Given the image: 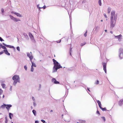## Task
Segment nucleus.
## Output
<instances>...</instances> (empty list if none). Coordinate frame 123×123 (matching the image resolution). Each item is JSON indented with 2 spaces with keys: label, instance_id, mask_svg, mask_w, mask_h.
Masks as SVG:
<instances>
[{
  "label": "nucleus",
  "instance_id": "c9c22d12",
  "mask_svg": "<svg viewBox=\"0 0 123 123\" xmlns=\"http://www.w3.org/2000/svg\"><path fill=\"white\" fill-rule=\"evenodd\" d=\"M24 68L25 69V70H27V67L26 66H24Z\"/></svg>",
  "mask_w": 123,
  "mask_h": 123
},
{
  "label": "nucleus",
  "instance_id": "c03bdc74",
  "mask_svg": "<svg viewBox=\"0 0 123 123\" xmlns=\"http://www.w3.org/2000/svg\"><path fill=\"white\" fill-rule=\"evenodd\" d=\"M11 13H12V14H15V13H16V12H14L13 11H12L11 12Z\"/></svg>",
  "mask_w": 123,
  "mask_h": 123
},
{
  "label": "nucleus",
  "instance_id": "393cba45",
  "mask_svg": "<svg viewBox=\"0 0 123 123\" xmlns=\"http://www.w3.org/2000/svg\"><path fill=\"white\" fill-rule=\"evenodd\" d=\"M101 0H99L98 1L99 5L100 6H101Z\"/></svg>",
  "mask_w": 123,
  "mask_h": 123
},
{
  "label": "nucleus",
  "instance_id": "1a4fd4ad",
  "mask_svg": "<svg viewBox=\"0 0 123 123\" xmlns=\"http://www.w3.org/2000/svg\"><path fill=\"white\" fill-rule=\"evenodd\" d=\"M6 108L8 111L10 108L12 106V105H6Z\"/></svg>",
  "mask_w": 123,
  "mask_h": 123
},
{
  "label": "nucleus",
  "instance_id": "3c124183",
  "mask_svg": "<svg viewBox=\"0 0 123 123\" xmlns=\"http://www.w3.org/2000/svg\"><path fill=\"white\" fill-rule=\"evenodd\" d=\"M87 90H88V91H90L89 90V88H87Z\"/></svg>",
  "mask_w": 123,
  "mask_h": 123
},
{
  "label": "nucleus",
  "instance_id": "f03ea898",
  "mask_svg": "<svg viewBox=\"0 0 123 123\" xmlns=\"http://www.w3.org/2000/svg\"><path fill=\"white\" fill-rule=\"evenodd\" d=\"M12 79L14 80L13 84L14 86L16 85L18 82H19L20 78L18 75H15L13 77Z\"/></svg>",
  "mask_w": 123,
  "mask_h": 123
},
{
  "label": "nucleus",
  "instance_id": "58836bf2",
  "mask_svg": "<svg viewBox=\"0 0 123 123\" xmlns=\"http://www.w3.org/2000/svg\"><path fill=\"white\" fill-rule=\"evenodd\" d=\"M0 41H4V40L1 37H0Z\"/></svg>",
  "mask_w": 123,
  "mask_h": 123
},
{
  "label": "nucleus",
  "instance_id": "9d476101",
  "mask_svg": "<svg viewBox=\"0 0 123 123\" xmlns=\"http://www.w3.org/2000/svg\"><path fill=\"white\" fill-rule=\"evenodd\" d=\"M4 52L5 54L8 55H10V54L8 52V51L7 49L6 50H4Z\"/></svg>",
  "mask_w": 123,
  "mask_h": 123
},
{
  "label": "nucleus",
  "instance_id": "39448f33",
  "mask_svg": "<svg viewBox=\"0 0 123 123\" xmlns=\"http://www.w3.org/2000/svg\"><path fill=\"white\" fill-rule=\"evenodd\" d=\"M115 12L114 11H112L111 12V19H113L114 18V20L116 19V18L115 17Z\"/></svg>",
  "mask_w": 123,
  "mask_h": 123
},
{
  "label": "nucleus",
  "instance_id": "603ef678",
  "mask_svg": "<svg viewBox=\"0 0 123 123\" xmlns=\"http://www.w3.org/2000/svg\"><path fill=\"white\" fill-rule=\"evenodd\" d=\"M4 95H3V98H4Z\"/></svg>",
  "mask_w": 123,
  "mask_h": 123
},
{
  "label": "nucleus",
  "instance_id": "5fc2aeb1",
  "mask_svg": "<svg viewBox=\"0 0 123 123\" xmlns=\"http://www.w3.org/2000/svg\"><path fill=\"white\" fill-rule=\"evenodd\" d=\"M103 21V20H101V21Z\"/></svg>",
  "mask_w": 123,
  "mask_h": 123
},
{
  "label": "nucleus",
  "instance_id": "2f4dec72",
  "mask_svg": "<svg viewBox=\"0 0 123 123\" xmlns=\"http://www.w3.org/2000/svg\"><path fill=\"white\" fill-rule=\"evenodd\" d=\"M3 92V91L1 89H0V95L2 94Z\"/></svg>",
  "mask_w": 123,
  "mask_h": 123
},
{
  "label": "nucleus",
  "instance_id": "09e8293b",
  "mask_svg": "<svg viewBox=\"0 0 123 123\" xmlns=\"http://www.w3.org/2000/svg\"><path fill=\"white\" fill-rule=\"evenodd\" d=\"M50 112H53V110H51L50 111Z\"/></svg>",
  "mask_w": 123,
  "mask_h": 123
},
{
  "label": "nucleus",
  "instance_id": "7ed1b4c3",
  "mask_svg": "<svg viewBox=\"0 0 123 123\" xmlns=\"http://www.w3.org/2000/svg\"><path fill=\"white\" fill-rule=\"evenodd\" d=\"M97 102L98 103L100 108L103 111H106L107 110L105 108H102L101 107V105L100 102L99 100H97Z\"/></svg>",
  "mask_w": 123,
  "mask_h": 123
},
{
  "label": "nucleus",
  "instance_id": "6ab92c4d",
  "mask_svg": "<svg viewBox=\"0 0 123 123\" xmlns=\"http://www.w3.org/2000/svg\"><path fill=\"white\" fill-rule=\"evenodd\" d=\"M1 86H2V87L4 88H5L6 87V85L4 83H2L1 84Z\"/></svg>",
  "mask_w": 123,
  "mask_h": 123
},
{
  "label": "nucleus",
  "instance_id": "0eeeda50",
  "mask_svg": "<svg viewBox=\"0 0 123 123\" xmlns=\"http://www.w3.org/2000/svg\"><path fill=\"white\" fill-rule=\"evenodd\" d=\"M27 56L29 58L31 61L32 59L33 58V57L31 54V52L30 53H27Z\"/></svg>",
  "mask_w": 123,
  "mask_h": 123
},
{
  "label": "nucleus",
  "instance_id": "a19ab883",
  "mask_svg": "<svg viewBox=\"0 0 123 123\" xmlns=\"http://www.w3.org/2000/svg\"><path fill=\"white\" fill-rule=\"evenodd\" d=\"M4 51H2L0 52V55H1V54H3L4 53Z\"/></svg>",
  "mask_w": 123,
  "mask_h": 123
},
{
  "label": "nucleus",
  "instance_id": "9b49d317",
  "mask_svg": "<svg viewBox=\"0 0 123 123\" xmlns=\"http://www.w3.org/2000/svg\"><path fill=\"white\" fill-rule=\"evenodd\" d=\"M123 100L122 99L120 100L118 102L119 105L120 106H121L123 104Z\"/></svg>",
  "mask_w": 123,
  "mask_h": 123
},
{
  "label": "nucleus",
  "instance_id": "bb28decb",
  "mask_svg": "<svg viewBox=\"0 0 123 123\" xmlns=\"http://www.w3.org/2000/svg\"><path fill=\"white\" fill-rule=\"evenodd\" d=\"M34 70V69L33 67L31 66V71L32 72Z\"/></svg>",
  "mask_w": 123,
  "mask_h": 123
},
{
  "label": "nucleus",
  "instance_id": "f257e3e1",
  "mask_svg": "<svg viewBox=\"0 0 123 123\" xmlns=\"http://www.w3.org/2000/svg\"><path fill=\"white\" fill-rule=\"evenodd\" d=\"M53 61L54 62V65L53 68V69L54 72H56L58 69L62 68V67L54 59H53Z\"/></svg>",
  "mask_w": 123,
  "mask_h": 123
},
{
  "label": "nucleus",
  "instance_id": "ddd939ff",
  "mask_svg": "<svg viewBox=\"0 0 123 123\" xmlns=\"http://www.w3.org/2000/svg\"><path fill=\"white\" fill-rule=\"evenodd\" d=\"M15 15H16L18 17H22V15L16 12V13H15Z\"/></svg>",
  "mask_w": 123,
  "mask_h": 123
},
{
  "label": "nucleus",
  "instance_id": "20e7f679",
  "mask_svg": "<svg viewBox=\"0 0 123 123\" xmlns=\"http://www.w3.org/2000/svg\"><path fill=\"white\" fill-rule=\"evenodd\" d=\"M116 24V20L114 19H111V27L113 28L115 25Z\"/></svg>",
  "mask_w": 123,
  "mask_h": 123
},
{
  "label": "nucleus",
  "instance_id": "473e14b6",
  "mask_svg": "<svg viewBox=\"0 0 123 123\" xmlns=\"http://www.w3.org/2000/svg\"><path fill=\"white\" fill-rule=\"evenodd\" d=\"M17 49L19 51H20V48L18 46L17 47Z\"/></svg>",
  "mask_w": 123,
  "mask_h": 123
},
{
  "label": "nucleus",
  "instance_id": "b1692460",
  "mask_svg": "<svg viewBox=\"0 0 123 123\" xmlns=\"http://www.w3.org/2000/svg\"><path fill=\"white\" fill-rule=\"evenodd\" d=\"M86 43L85 42H84L83 43H81L80 44V46H82L85 45Z\"/></svg>",
  "mask_w": 123,
  "mask_h": 123
},
{
  "label": "nucleus",
  "instance_id": "f704fd0d",
  "mask_svg": "<svg viewBox=\"0 0 123 123\" xmlns=\"http://www.w3.org/2000/svg\"><path fill=\"white\" fill-rule=\"evenodd\" d=\"M97 114H98L99 115H100V114L99 113V111L97 110V111L96 112Z\"/></svg>",
  "mask_w": 123,
  "mask_h": 123
},
{
  "label": "nucleus",
  "instance_id": "a211bd4d",
  "mask_svg": "<svg viewBox=\"0 0 123 123\" xmlns=\"http://www.w3.org/2000/svg\"><path fill=\"white\" fill-rule=\"evenodd\" d=\"M121 36L122 35H119L116 36V37L117 38H118L119 40Z\"/></svg>",
  "mask_w": 123,
  "mask_h": 123
},
{
  "label": "nucleus",
  "instance_id": "412c9836",
  "mask_svg": "<svg viewBox=\"0 0 123 123\" xmlns=\"http://www.w3.org/2000/svg\"><path fill=\"white\" fill-rule=\"evenodd\" d=\"M10 17L11 18V19H12V20H14V19H15V18L13 16H12L11 15H10Z\"/></svg>",
  "mask_w": 123,
  "mask_h": 123
},
{
  "label": "nucleus",
  "instance_id": "c85d7f7f",
  "mask_svg": "<svg viewBox=\"0 0 123 123\" xmlns=\"http://www.w3.org/2000/svg\"><path fill=\"white\" fill-rule=\"evenodd\" d=\"M102 118L103 120L104 121H105V117H102Z\"/></svg>",
  "mask_w": 123,
  "mask_h": 123
},
{
  "label": "nucleus",
  "instance_id": "f8f14e48",
  "mask_svg": "<svg viewBox=\"0 0 123 123\" xmlns=\"http://www.w3.org/2000/svg\"><path fill=\"white\" fill-rule=\"evenodd\" d=\"M31 63H32V65H31V66L33 67H36V64H35V63H34V62H33L32 61H31Z\"/></svg>",
  "mask_w": 123,
  "mask_h": 123
},
{
  "label": "nucleus",
  "instance_id": "f3484780",
  "mask_svg": "<svg viewBox=\"0 0 123 123\" xmlns=\"http://www.w3.org/2000/svg\"><path fill=\"white\" fill-rule=\"evenodd\" d=\"M29 36L30 38H32L33 37V36L32 35L30 32L29 33Z\"/></svg>",
  "mask_w": 123,
  "mask_h": 123
},
{
  "label": "nucleus",
  "instance_id": "6e6552de",
  "mask_svg": "<svg viewBox=\"0 0 123 123\" xmlns=\"http://www.w3.org/2000/svg\"><path fill=\"white\" fill-rule=\"evenodd\" d=\"M52 81L55 84H59V82L56 80V79L54 78H53L52 80Z\"/></svg>",
  "mask_w": 123,
  "mask_h": 123
},
{
  "label": "nucleus",
  "instance_id": "4468645a",
  "mask_svg": "<svg viewBox=\"0 0 123 123\" xmlns=\"http://www.w3.org/2000/svg\"><path fill=\"white\" fill-rule=\"evenodd\" d=\"M9 116L10 118L11 119H12V117H13V115L12 113H9Z\"/></svg>",
  "mask_w": 123,
  "mask_h": 123
},
{
  "label": "nucleus",
  "instance_id": "864d4df0",
  "mask_svg": "<svg viewBox=\"0 0 123 123\" xmlns=\"http://www.w3.org/2000/svg\"><path fill=\"white\" fill-rule=\"evenodd\" d=\"M72 49V48H70V51Z\"/></svg>",
  "mask_w": 123,
  "mask_h": 123
},
{
  "label": "nucleus",
  "instance_id": "37998d69",
  "mask_svg": "<svg viewBox=\"0 0 123 123\" xmlns=\"http://www.w3.org/2000/svg\"><path fill=\"white\" fill-rule=\"evenodd\" d=\"M41 121L42 122H43V123H45V121L44 120H41Z\"/></svg>",
  "mask_w": 123,
  "mask_h": 123
},
{
  "label": "nucleus",
  "instance_id": "72a5a7b5",
  "mask_svg": "<svg viewBox=\"0 0 123 123\" xmlns=\"http://www.w3.org/2000/svg\"><path fill=\"white\" fill-rule=\"evenodd\" d=\"M61 40H59L56 41V42L57 43H59L61 42Z\"/></svg>",
  "mask_w": 123,
  "mask_h": 123
},
{
  "label": "nucleus",
  "instance_id": "6e6d98bb",
  "mask_svg": "<svg viewBox=\"0 0 123 123\" xmlns=\"http://www.w3.org/2000/svg\"><path fill=\"white\" fill-rule=\"evenodd\" d=\"M11 123H13V122H12Z\"/></svg>",
  "mask_w": 123,
  "mask_h": 123
},
{
  "label": "nucleus",
  "instance_id": "79ce46f5",
  "mask_svg": "<svg viewBox=\"0 0 123 123\" xmlns=\"http://www.w3.org/2000/svg\"><path fill=\"white\" fill-rule=\"evenodd\" d=\"M1 12H2V13H3L4 12V9H3V8H2L1 9Z\"/></svg>",
  "mask_w": 123,
  "mask_h": 123
},
{
  "label": "nucleus",
  "instance_id": "cd10ccee",
  "mask_svg": "<svg viewBox=\"0 0 123 123\" xmlns=\"http://www.w3.org/2000/svg\"><path fill=\"white\" fill-rule=\"evenodd\" d=\"M99 81L98 80H97L95 82V84L96 85H97L98 84Z\"/></svg>",
  "mask_w": 123,
  "mask_h": 123
},
{
  "label": "nucleus",
  "instance_id": "ea45409f",
  "mask_svg": "<svg viewBox=\"0 0 123 123\" xmlns=\"http://www.w3.org/2000/svg\"><path fill=\"white\" fill-rule=\"evenodd\" d=\"M111 11V9H108V12L109 13H110Z\"/></svg>",
  "mask_w": 123,
  "mask_h": 123
},
{
  "label": "nucleus",
  "instance_id": "a878e982",
  "mask_svg": "<svg viewBox=\"0 0 123 123\" xmlns=\"http://www.w3.org/2000/svg\"><path fill=\"white\" fill-rule=\"evenodd\" d=\"M5 118V119H6L5 123H7L8 121V120L7 119V117H6Z\"/></svg>",
  "mask_w": 123,
  "mask_h": 123
},
{
  "label": "nucleus",
  "instance_id": "2eb2a0df",
  "mask_svg": "<svg viewBox=\"0 0 123 123\" xmlns=\"http://www.w3.org/2000/svg\"><path fill=\"white\" fill-rule=\"evenodd\" d=\"M14 21L15 22H17L18 21H20V20L19 19L17 18H15Z\"/></svg>",
  "mask_w": 123,
  "mask_h": 123
},
{
  "label": "nucleus",
  "instance_id": "4c0bfd02",
  "mask_svg": "<svg viewBox=\"0 0 123 123\" xmlns=\"http://www.w3.org/2000/svg\"><path fill=\"white\" fill-rule=\"evenodd\" d=\"M104 17L106 18H107V15H106V14L105 13L104 14Z\"/></svg>",
  "mask_w": 123,
  "mask_h": 123
},
{
  "label": "nucleus",
  "instance_id": "8fccbe9b",
  "mask_svg": "<svg viewBox=\"0 0 123 123\" xmlns=\"http://www.w3.org/2000/svg\"><path fill=\"white\" fill-rule=\"evenodd\" d=\"M105 32H107V30H105Z\"/></svg>",
  "mask_w": 123,
  "mask_h": 123
},
{
  "label": "nucleus",
  "instance_id": "e433bc0d",
  "mask_svg": "<svg viewBox=\"0 0 123 123\" xmlns=\"http://www.w3.org/2000/svg\"><path fill=\"white\" fill-rule=\"evenodd\" d=\"M42 7V8H43V9H44L46 8V6H44L43 7Z\"/></svg>",
  "mask_w": 123,
  "mask_h": 123
},
{
  "label": "nucleus",
  "instance_id": "de8ad7c7",
  "mask_svg": "<svg viewBox=\"0 0 123 123\" xmlns=\"http://www.w3.org/2000/svg\"><path fill=\"white\" fill-rule=\"evenodd\" d=\"M1 46H2V44L1 43H0V49H1Z\"/></svg>",
  "mask_w": 123,
  "mask_h": 123
},
{
  "label": "nucleus",
  "instance_id": "4be33fe9",
  "mask_svg": "<svg viewBox=\"0 0 123 123\" xmlns=\"http://www.w3.org/2000/svg\"><path fill=\"white\" fill-rule=\"evenodd\" d=\"M1 48H2L3 49H4V50H6V47L5 46L2 45V46H1Z\"/></svg>",
  "mask_w": 123,
  "mask_h": 123
},
{
  "label": "nucleus",
  "instance_id": "423d86ee",
  "mask_svg": "<svg viewBox=\"0 0 123 123\" xmlns=\"http://www.w3.org/2000/svg\"><path fill=\"white\" fill-rule=\"evenodd\" d=\"M102 65L103 66V69L105 71V73H106V66L107 65V63L103 62L102 63Z\"/></svg>",
  "mask_w": 123,
  "mask_h": 123
},
{
  "label": "nucleus",
  "instance_id": "c756f323",
  "mask_svg": "<svg viewBox=\"0 0 123 123\" xmlns=\"http://www.w3.org/2000/svg\"><path fill=\"white\" fill-rule=\"evenodd\" d=\"M87 31H86V32L84 34V35L85 37H86L87 36Z\"/></svg>",
  "mask_w": 123,
  "mask_h": 123
},
{
  "label": "nucleus",
  "instance_id": "dca6fc26",
  "mask_svg": "<svg viewBox=\"0 0 123 123\" xmlns=\"http://www.w3.org/2000/svg\"><path fill=\"white\" fill-rule=\"evenodd\" d=\"M7 47L10 48H14V47L13 46H11L9 45H6V46Z\"/></svg>",
  "mask_w": 123,
  "mask_h": 123
},
{
  "label": "nucleus",
  "instance_id": "a18cd8bd",
  "mask_svg": "<svg viewBox=\"0 0 123 123\" xmlns=\"http://www.w3.org/2000/svg\"><path fill=\"white\" fill-rule=\"evenodd\" d=\"M2 44H3V45H5V46H6V44H5L4 43H2Z\"/></svg>",
  "mask_w": 123,
  "mask_h": 123
},
{
  "label": "nucleus",
  "instance_id": "5701e85b",
  "mask_svg": "<svg viewBox=\"0 0 123 123\" xmlns=\"http://www.w3.org/2000/svg\"><path fill=\"white\" fill-rule=\"evenodd\" d=\"M6 104H4L3 105H2L1 106V107L2 108H4L6 107Z\"/></svg>",
  "mask_w": 123,
  "mask_h": 123
},
{
  "label": "nucleus",
  "instance_id": "aec40b11",
  "mask_svg": "<svg viewBox=\"0 0 123 123\" xmlns=\"http://www.w3.org/2000/svg\"><path fill=\"white\" fill-rule=\"evenodd\" d=\"M32 112L34 114V115L35 116L36 115V111L35 110H33L32 111Z\"/></svg>",
  "mask_w": 123,
  "mask_h": 123
},
{
  "label": "nucleus",
  "instance_id": "49530a36",
  "mask_svg": "<svg viewBox=\"0 0 123 123\" xmlns=\"http://www.w3.org/2000/svg\"><path fill=\"white\" fill-rule=\"evenodd\" d=\"M35 123H38V121H35Z\"/></svg>",
  "mask_w": 123,
  "mask_h": 123
},
{
  "label": "nucleus",
  "instance_id": "7c9ffc66",
  "mask_svg": "<svg viewBox=\"0 0 123 123\" xmlns=\"http://www.w3.org/2000/svg\"><path fill=\"white\" fill-rule=\"evenodd\" d=\"M37 8L39 9H41L42 8V7H40L39 6V5H37Z\"/></svg>",
  "mask_w": 123,
  "mask_h": 123
}]
</instances>
